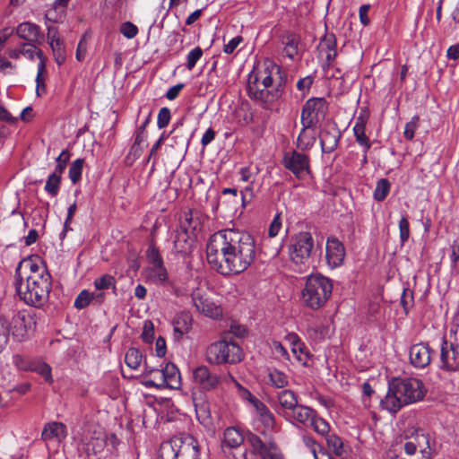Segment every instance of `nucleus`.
<instances>
[{"label":"nucleus","mask_w":459,"mask_h":459,"mask_svg":"<svg viewBox=\"0 0 459 459\" xmlns=\"http://www.w3.org/2000/svg\"><path fill=\"white\" fill-rule=\"evenodd\" d=\"M15 277L16 291L24 303L40 307L48 300L52 278L42 263L21 261L15 270Z\"/></svg>","instance_id":"f257e3e1"},{"label":"nucleus","mask_w":459,"mask_h":459,"mask_svg":"<svg viewBox=\"0 0 459 459\" xmlns=\"http://www.w3.org/2000/svg\"><path fill=\"white\" fill-rule=\"evenodd\" d=\"M423 383L414 377H394L388 382L387 393L380 401L383 410L395 414L403 406L423 399Z\"/></svg>","instance_id":"f03ea898"},{"label":"nucleus","mask_w":459,"mask_h":459,"mask_svg":"<svg viewBox=\"0 0 459 459\" xmlns=\"http://www.w3.org/2000/svg\"><path fill=\"white\" fill-rule=\"evenodd\" d=\"M230 259L229 274H238L247 269L255 257V243L253 237L234 230H229Z\"/></svg>","instance_id":"7ed1b4c3"},{"label":"nucleus","mask_w":459,"mask_h":459,"mask_svg":"<svg viewBox=\"0 0 459 459\" xmlns=\"http://www.w3.org/2000/svg\"><path fill=\"white\" fill-rule=\"evenodd\" d=\"M332 292L331 279L321 273H312L306 278L300 299L305 307L317 310L326 304Z\"/></svg>","instance_id":"20e7f679"},{"label":"nucleus","mask_w":459,"mask_h":459,"mask_svg":"<svg viewBox=\"0 0 459 459\" xmlns=\"http://www.w3.org/2000/svg\"><path fill=\"white\" fill-rule=\"evenodd\" d=\"M259 74L251 72L248 75L247 91L248 97L260 104L264 109H271L272 106L283 95L286 78L279 75L275 84L271 88L261 89L258 82Z\"/></svg>","instance_id":"39448f33"},{"label":"nucleus","mask_w":459,"mask_h":459,"mask_svg":"<svg viewBox=\"0 0 459 459\" xmlns=\"http://www.w3.org/2000/svg\"><path fill=\"white\" fill-rule=\"evenodd\" d=\"M229 230L212 234L206 246V257L212 269L222 275H228L230 259Z\"/></svg>","instance_id":"423d86ee"},{"label":"nucleus","mask_w":459,"mask_h":459,"mask_svg":"<svg viewBox=\"0 0 459 459\" xmlns=\"http://www.w3.org/2000/svg\"><path fill=\"white\" fill-rule=\"evenodd\" d=\"M159 459H200L198 442L189 435L173 437L160 446Z\"/></svg>","instance_id":"0eeeda50"},{"label":"nucleus","mask_w":459,"mask_h":459,"mask_svg":"<svg viewBox=\"0 0 459 459\" xmlns=\"http://www.w3.org/2000/svg\"><path fill=\"white\" fill-rule=\"evenodd\" d=\"M240 346L226 338L210 344L206 351V359L210 364H237L243 359Z\"/></svg>","instance_id":"6e6552de"},{"label":"nucleus","mask_w":459,"mask_h":459,"mask_svg":"<svg viewBox=\"0 0 459 459\" xmlns=\"http://www.w3.org/2000/svg\"><path fill=\"white\" fill-rule=\"evenodd\" d=\"M315 240L308 231H301L291 238L289 246L290 261L296 265L307 266L311 262Z\"/></svg>","instance_id":"1a4fd4ad"},{"label":"nucleus","mask_w":459,"mask_h":459,"mask_svg":"<svg viewBox=\"0 0 459 459\" xmlns=\"http://www.w3.org/2000/svg\"><path fill=\"white\" fill-rule=\"evenodd\" d=\"M291 422H297L304 427L312 428L318 435H325L331 430V426L325 419L320 417L316 411L303 405H297L286 417Z\"/></svg>","instance_id":"9d476101"},{"label":"nucleus","mask_w":459,"mask_h":459,"mask_svg":"<svg viewBox=\"0 0 459 459\" xmlns=\"http://www.w3.org/2000/svg\"><path fill=\"white\" fill-rule=\"evenodd\" d=\"M328 110L327 102L324 98L307 100L301 109V125L305 127H315L325 119Z\"/></svg>","instance_id":"9b49d317"},{"label":"nucleus","mask_w":459,"mask_h":459,"mask_svg":"<svg viewBox=\"0 0 459 459\" xmlns=\"http://www.w3.org/2000/svg\"><path fill=\"white\" fill-rule=\"evenodd\" d=\"M415 440H411L407 437L401 438L395 442L392 449L388 452L387 459H430L429 451L426 448L418 449Z\"/></svg>","instance_id":"f8f14e48"},{"label":"nucleus","mask_w":459,"mask_h":459,"mask_svg":"<svg viewBox=\"0 0 459 459\" xmlns=\"http://www.w3.org/2000/svg\"><path fill=\"white\" fill-rule=\"evenodd\" d=\"M439 368L446 372L459 369V338L455 342H448L445 336L441 339Z\"/></svg>","instance_id":"ddd939ff"},{"label":"nucleus","mask_w":459,"mask_h":459,"mask_svg":"<svg viewBox=\"0 0 459 459\" xmlns=\"http://www.w3.org/2000/svg\"><path fill=\"white\" fill-rule=\"evenodd\" d=\"M282 164L285 169L293 173L297 178H303L310 174V159L307 155L292 151L284 154Z\"/></svg>","instance_id":"4468645a"},{"label":"nucleus","mask_w":459,"mask_h":459,"mask_svg":"<svg viewBox=\"0 0 459 459\" xmlns=\"http://www.w3.org/2000/svg\"><path fill=\"white\" fill-rule=\"evenodd\" d=\"M434 354L435 351L429 342H420L411 346L409 351L410 362L414 368L423 369L429 366Z\"/></svg>","instance_id":"2eb2a0df"},{"label":"nucleus","mask_w":459,"mask_h":459,"mask_svg":"<svg viewBox=\"0 0 459 459\" xmlns=\"http://www.w3.org/2000/svg\"><path fill=\"white\" fill-rule=\"evenodd\" d=\"M247 442L251 446L252 452L261 459H282L278 447L273 442H264L258 436L249 434Z\"/></svg>","instance_id":"dca6fc26"},{"label":"nucleus","mask_w":459,"mask_h":459,"mask_svg":"<svg viewBox=\"0 0 459 459\" xmlns=\"http://www.w3.org/2000/svg\"><path fill=\"white\" fill-rule=\"evenodd\" d=\"M345 257V247L343 244L334 236L326 239L325 259L331 268H337L343 264Z\"/></svg>","instance_id":"f3484780"},{"label":"nucleus","mask_w":459,"mask_h":459,"mask_svg":"<svg viewBox=\"0 0 459 459\" xmlns=\"http://www.w3.org/2000/svg\"><path fill=\"white\" fill-rule=\"evenodd\" d=\"M194 382L204 391H212L221 384V377L206 366H199L193 371Z\"/></svg>","instance_id":"a211bd4d"},{"label":"nucleus","mask_w":459,"mask_h":459,"mask_svg":"<svg viewBox=\"0 0 459 459\" xmlns=\"http://www.w3.org/2000/svg\"><path fill=\"white\" fill-rule=\"evenodd\" d=\"M35 325L33 318L29 314L20 313L13 318L12 335L18 342L23 341L27 336L32 325Z\"/></svg>","instance_id":"6ab92c4d"},{"label":"nucleus","mask_w":459,"mask_h":459,"mask_svg":"<svg viewBox=\"0 0 459 459\" xmlns=\"http://www.w3.org/2000/svg\"><path fill=\"white\" fill-rule=\"evenodd\" d=\"M193 305L195 308L206 316L218 319L222 316V309L208 298L199 292H194L192 296Z\"/></svg>","instance_id":"aec40b11"},{"label":"nucleus","mask_w":459,"mask_h":459,"mask_svg":"<svg viewBox=\"0 0 459 459\" xmlns=\"http://www.w3.org/2000/svg\"><path fill=\"white\" fill-rule=\"evenodd\" d=\"M16 34L30 44H42L44 42V34L41 32L40 27L30 22L20 23L16 28Z\"/></svg>","instance_id":"412c9836"},{"label":"nucleus","mask_w":459,"mask_h":459,"mask_svg":"<svg viewBox=\"0 0 459 459\" xmlns=\"http://www.w3.org/2000/svg\"><path fill=\"white\" fill-rule=\"evenodd\" d=\"M67 437L66 426L59 421L46 423L41 432V439L44 442L55 441L61 443Z\"/></svg>","instance_id":"4be33fe9"},{"label":"nucleus","mask_w":459,"mask_h":459,"mask_svg":"<svg viewBox=\"0 0 459 459\" xmlns=\"http://www.w3.org/2000/svg\"><path fill=\"white\" fill-rule=\"evenodd\" d=\"M317 50L321 56L325 57L327 65H330L337 56L335 35L333 33H325L320 39Z\"/></svg>","instance_id":"5701e85b"},{"label":"nucleus","mask_w":459,"mask_h":459,"mask_svg":"<svg viewBox=\"0 0 459 459\" xmlns=\"http://www.w3.org/2000/svg\"><path fill=\"white\" fill-rule=\"evenodd\" d=\"M280 409L279 413L282 414L285 418L290 412L299 405L298 397L296 394L290 389H283L277 394Z\"/></svg>","instance_id":"b1692460"},{"label":"nucleus","mask_w":459,"mask_h":459,"mask_svg":"<svg viewBox=\"0 0 459 459\" xmlns=\"http://www.w3.org/2000/svg\"><path fill=\"white\" fill-rule=\"evenodd\" d=\"M340 136V132L334 127L323 130L319 135L322 152L324 153L333 152L338 146Z\"/></svg>","instance_id":"393cba45"},{"label":"nucleus","mask_w":459,"mask_h":459,"mask_svg":"<svg viewBox=\"0 0 459 459\" xmlns=\"http://www.w3.org/2000/svg\"><path fill=\"white\" fill-rule=\"evenodd\" d=\"M192 316L187 312H181L173 320L174 339L179 341L182 336L187 333L192 325Z\"/></svg>","instance_id":"a878e982"},{"label":"nucleus","mask_w":459,"mask_h":459,"mask_svg":"<svg viewBox=\"0 0 459 459\" xmlns=\"http://www.w3.org/2000/svg\"><path fill=\"white\" fill-rule=\"evenodd\" d=\"M164 373L165 387L179 389L181 386V376L178 368L173 363H168L162 368Z\"/></svg>","instance_id":"bb28decb"},{"label":"nucleus","mask_w":459,"mask_h":459,"mask_svg":"<svg viewBox=\"0 0 459 459\" xmlns=\"http://www.w3.org/2000/svg\"><path fill=\"white\" fill-rule=\"evenodd\" d=\"M300 38L293 32H287L282 36V44L284 45V52L286 56L293 60L299 53V45Z\"/></svg>","instance_id":"cd10ccee"},{"label":"nucleus","mask_w":459,"mask_h":459,"mask_svg":"<svg viewBox=\"0 0 459 459\" xmlns=\"http://www.w3.org/2000/svg\"><path fill=\"white\" fill-rule=\"evenodd\" d=\"M173 243L174 250L178 254L186 255L191 251L192 240L185 230H176Z\"/></svg>","instance_id":"c85d7f7f"},{"label":"nucleus","mask_w":459,"mask_h":459,"mask_svg":"<svg viewBox=\"0 0 459 459\" xmlns=\"http://www.w3.org/2000/svg\"><path fill=\"white\" fill-rule=\"evenodd\" d=\"M223 437L224 445L230 448L239 446L245 440L243 432L237 427L227 428L224 431Z\"/></svg>","instance_id":"c756f323"},{"label":"nucleus","mask_w":459,"mask_h":459,"mask_svg":"<svg viewBox=\"0 0 459 459\" xmlns=\"http://www.w3.org/2000/svg\"><path fill=\"white\" fill-rule=\"evenodd\" d=\"M321 436L325 438L328 449L331 450L334 455L342 457L346 454L342 439L335 433H330L329 431L327 434Z\"/></svg>","instance_id":"7c9ffc66"},{"label":"nucleus","mask_w":459,"mask_h":459,"mask_svg":"<svg viewBox=\"0 0 459 459\" xmlns=\"http://www.w3.org/2000/svg\"><path fill=\"white\" fill-rule=\"evenodd\" d=\"M311 128L302 126V129L298 136L297 147L302 152L310 150L316 143V135L307 132Z\"/></svg>","instance_id":"2f4dec72"},{"label":"nucleus","mask_w":459,"mask_h":459,"mask_svg":"<svg viewBox=\"0 0 459 459\" xmlns=\"http://www.w3.org/2000/svg\"><path fill=\"white\" fill-rule=\"evenodd\" d=\"M149 377L144 379L143 384L146 387H155L157 389L165 388L164 373L161 369H152L147 371Z\"/></svg>","instance_id":"473e14b6"},{"label":"nucleus","mask_w":459,"mask_h":459,"mask_svg":"<svg viewBox=\"0 0 459 459\" xmlns=\"http://www.w3.org/2000/svg\"><path fill=\"white\" fill-rule=\"evenodd\" d=\"M268 380L269 384L275 388H283L289 384L288 376L277 368L268 370Z\"/></svg>","instance_id":"72a5a7b5"},{"label":"nucleus","mask_w":459,"mask_h":459,"mask_svg":"<svg viewBox=\"0 0 459 459\" xmlns=\"http://www.w3.org/2000/svg\"><path fill=\"white\" fill-rule=\"evenodd\" d=\"M303 445L309 449L315 459H318L317 453L320 452L323 455H327L328 453L325 448L319 444L311 435L303 434L301 437Z\"/></svg>","instance_id":"f704fd0d"},{"label":"nucleus","mask_w":459,"mask_h":459,"mask_svg":"<svg viewBox=\"0 0 459 459\" xmlns=\"http://www.w3.org/2000/svg\"><path fill=\"white\" fill-rule=\"evenodd\" d=\"M38 57L39 58V63L38 65V74L36 77V82H37V94L39 96L41 95V92H46V86L44 82V77L43 74L47 73L46 70V64H45V57L43 56L42 51L38 52Z\"/></svg>","instance_id":"c9c22d12"},{"label":"nucleus","mask_w":459,"mask_h":459,"mask_svg":"<svg viewBox=\"0 0 459 459\" xmlns=\"http://www.w3.org/2000/svg\"><path fill=\"white\" fill-rule=\"evenodd\" d=\"M48 44L52 49L54 58L56 64L58 65H63L65 61V47L64 44V40L60 38L58 39H55L49 42Z\"/></svg>","instance_id":"e433bc0d"},{"label":"nucleus","mask_w":459,"mask_h":459,"mask_svg":"<svg viewBox=\"0 0 459 459\" xmlns=\"http://www.w3.org/2000/svg\"><path fill=\"white\" fill-rule=\"evenodd\" d=\"M85 444H97L98 451H100L106 444V436L101 430L89 431L83 439Z\"/></svg>","instance_id":"4c0bfd02"},{"label":"nucleus","mask_w":459,"mask_h":459,"mask_svg":"<svg viewBox=\"0 0 459 459\" xmlns=\"http://www.w3.org/2000/svg\"><path fill=\"white\" fill-rule=\"evenodd\" d=\"M143 355L141 351L136 348H129L125 356L126 364L133 368L136 369L141 365Z\"/></svg>","instance_id":"58836bf2"},{"label":"nucleus","mask_w":459,"mask_h":459,"mask_svg":"<svg viewBox=\"0 0 459 459\" xmlns=\"http://www.w3.org/2000/svg\"><path fill=\"white\" fill-rule=\"evenodd\" d=\"M62 176L51 173L47 179L45 191L52 196H56L60 189Z\"/></svg>","instance_id":"ea45409f"},{"label":"nucleus","mask_w":459,"mask_h":459,"mask_svg":"<svg viewBox=\"0 0 459 459\" xmlns=\"http://www.w3.org/2000/svg\"><path fill=\"white\" fill-rule=\"evenodd\" d=\"M390 186L388 179L381 178L378 180L373 194L375 200L378 202L384 201L389 194Z\"/></svg>","instance_id":"a19ab883"},{"label":"nucleus","mask_w":459,"mask_h":459,"mask_svg":"<svg viewBox=\"0 0 459 459\" xmlns=\"http://www.w3.org/2000/svg\"><path fill=\"white\" fill-rule=\"evenodd\" d=\"M83 164V159H77L71 163L68 174L70 180L74 184H76L81 180Z\"/></svg>","instance_id":"79ce46f5"},{"label":"nucleus","mask_w":459,"mask_h":459,"mask_svg":"<svg viewBox=\"0 0 459 459\" xmlns=\"http://www.w3.org/2000/svg\"><path fill=\"white\" fill-rule=\"evenodd\" d=\"M271 69H269V66H267L265 69H264V76L262 78V85H263V88L262 89H265V88H271L273 87L276 81L273 77V71L275 70L276 71V74H278L279 75L280 74V67L274 64H271Z\"/></svg>","instance_id":"37998d69"},{"label":"nucleus","mask_w":459,"mask_h":459,"mask_svg":"<svg viewBox=\"0 0 459 459\" xmlns=\"http://www.w3.org/2000/svg\"><path fill=\"white\" fill-rule=\"evenodd\" d=\"M97 290H108L110 287H116V280L110 274H103L100 278L95 279L93 282Z\"/></svg>","instance_id":"c03bdc74"},{"label":"nucleus","mask_w":459,"mask_h":459,"mask_svg":"<svg viewBox=\"0 0 459 459\" xmlns=\"http://www.w3.org/2000/svg\"><path fill=\"white\" fill-rule=\"evenodd\" d=\"M146 257L152 267H160V265L164 264L163 259L160 255L158 248L153 245H151L148 247L146 251Z\"/></svg>","instance_id":"a18cd8bd"},{"label":"nucleus","mask_w":459,"mask_h":459,"mask_svg":"<svg viewBox=\"0 0 459 459\" xmlns=\"http://www.w3.org/2000/svg\"><path fill=\"white\" fill-rule=\"evenodd\" d=\"M70 156L71 154L68 150H63L59 156L56 159V165L53 173L62 176L70 160Z\"/></svg>","instance_id":"49530a36"},{"label":"nucleus","mask_w":459,"mask_h":459,"mask_svg":"<svg viewBox=\"0 0 459 459\" xmlns=\"http://www.w3.org/2000/svg\"><path fill=\"white\" fill-rule=\"evenodd\" d=\"M151 278L156 284H165L168 281V272L164 264L160 265V267H152Z\"/></svg>","instance_id":"de8ad7c7"},{"label":"nucleus","mask_w":459,"mask_h":459,"mask_svg":"<svg viewBox=\"0 0 459 459\" xmlns=\"http://www.w3.org/2000/svg\"><path fill=\"white\" fill-rule=\"evenodd\" d=\"M196 222L193 220V214L191 211L185 212L179 220V230L188 232L189 230H195Z\"/></svg>","instance_id":"09e8293b"},{"label":"nucleus","mask_w":459,"mask_h":459,"mask_svg":"<svg viewBox=\"0 0 459 459\" xmlns=\"http://www.w3.org/2000/svg\"><path fill=\"white\" fill-rule=\"evenodd\" d=\"M203 49L200 47H195L186 56V68L191 71L196 65V63L203 56Z\"/></svg>","instance_id":"8fccbe9b"},{"label":"nucleus","mask_w":459,"mask_h":459,"mask_svg":"<svg viewBox=\"0 0 459 459\" xmlns=\"http://www.w3.org/2000/svg\"><path fill=\"white\" fill-rule=\"evenodd\" d=\"M400 242L404 245L410 238V223L405 216H403L399 221Z\"/></svg>","instance_id":"3c124183"},{"label":"nucleus","mask_w":459,"mask_h":459,"mask_svg":"<svg viewBox=\"0 0 459 459\" xmlns=\"http://www.w3.org/2000/svg\"><path fill=\"white\" fill-rule=\"evenodd\" d=\"M413 291L410 288H404L401 296V304L405 314H408L409 309L413 306Z\"/></svg>","instance_id":"603ef678"},{"label":"nucleus","mask_w":459,"mask_h":459,"mask_svg":"<svg viewBox=\"0 0 459 459\" xmlns=\"http://www.w3.org/2000/svg\"><path fill=\"white\" fill-rule=\"evenodd\" d=\"M419 121L420 117L418 116H414L410 122L406 123L403 135L407 140L413 139L415 131L419 126Z\"/></svg>","instance_id":"864d4df0"},{"label":"nucleus","mask_w":459,"mask_h":459,"mask_svg":"<svg viewBox=\"0 0 459 459\" xmlns=\"http://www.w3.org/2000/svg\"><path fill=\"white\" fill-rule=\"evenodd\" d=\"M9 332L10 329L7 320L0 316V351L8 342Z\"/></svg>","instance_id":"5fc2aeb1"},{"label":"nucleus","mask_w":459,"mask_h":459,"mask_svg":"<svg viewBox=\"0 0 459 459\" xmlns=\"http://www.w3.org/2000/svg\"><path fill=\"white\" fill-rule=\"evenodd\" d=\"M257 417H258V420L264 425V427L266 430H271L274 428L275 418L270 410L258 415Z\"/></svg>","instance_id":"6e6d98bb"},{"label":"nucleus","mask_w":459,"mask_h":459,"mask_svg":"<svg viewBox=\"0 0 459 459\" xmlns=\"http://www.w3.org/2000/svg\"><path fill=\"white\" fill-rule=\"evenodd\" d=\"M120 32L126 39H134L138 33V28L133 22H126L121 24Z\"/></svg>","instance_id":"4d7b16f0"},{"label":"nucleus","mask_w":459,"mask_h":459,"mask_svg":"<svg viewBox=\"0 0 459 459\" xmlns=\"http://www.w3.org/2000/svg\"><path fill=\"white\" fill-rule=\"evenodd\" d=\"M91 294L86 290H82L74 300V307L77 309L85 308L91 302Z\"/></svg>","instance_id":"13d9d810"},{"label":"nucleus","mask_w":459,"mask_h":459,"mask_svg":"<svg viewBox=\"0 0 459 459\" xmlns=\"http://www.w3.org/2000/svg\"><path fill=\"white\" fill-rule=\"evenodd\" d=\"M170 118L171 114L169 108L167 107L161 108L157 117L158 127L160 129L166 127L169 124Z\"/></svg>","instance_id":"bf43d9fd"},{"label":"nucleus","mask_w":459,"mask_h":459,"mask_svg":"<svg viewBox=\"0 0 459 459\" xmlns=\"http://www.w3.org/2000/svg\"><path fill=\"white\" fill-rule=\"evenodd\" d=\"M38 44H30V43H22L21 45L22 55L33 60L35 56H38V52L41 51L37 48Z\"/></svg>","instance_id":"052dcab7"},{"label":"nucleus","mask_w":459,"mask_h":459,"mask_svg":"<svg viewBox=\"0 0 459 459\" xmlns=\"http://www.w3.org/2000/svg\"><path fill=\"white\" fill-rule=\"evenodd\" d=\"M143 341L146 343H152L154 339V326L151 321H145L141 335Z\"/></svg>","instance_id":"680f3d73"},{"label":"nucleus","mask_w":459,"mask_h":459,"mask_svg":"<svg viewBox=\"0 0 459 459\" xmlns=\"http://www.w3.org/2000/svg\"><path fill=\"white\" fill-rule=\"evenodd\" d=\"M230 377L234 382L236 387L238 388V394L240 395V397L244 400L248 401L252 404L254 403V400H256L257 398L255 395H253L249 390L241 385L233 377Z\"/></svg>","instance_id":"e2e57ef3"},{"label":"nucleus","mask_w":459,"mask_h":459,"mask_svg":"<svg viewBox=\"0 0 459 459\" xmlns=\"http://www.w3.org/2000/svg\"><path fill=\"white\" fill-rule=\"evenodd\" d=\"M32 370L38 372L40 376H42L47 382L52 381L51 368L48 364H39L35 368H33Z\"/></svg>","instance_id":"0e129e2a"},{"label":"nucleus","mask_w":459,"mask_h":459,"mask_svg":"<svg viewBox=\"0 0 459 459\" xmlns=\"http://www.w3.org/2000/svg\"><path fill=\"white\" fill-rule=\"evenodd\" d=\"M367 122H368L367 116L360 114L359 117H357L355 125L353 126L354 134L365 133Z\"/></svg>","instance_id":"69168bd1"},{"label":"nucleus","mask_w":459,"mask_h":459,"mask_svg":"<svg viewBox=\"0 0 459 459\" xmlns=\"http://www.w3.org/2000/svg\"><path fill=\"white\" fill-rule=\"evenodd\" d=\"M194 405L195 407V411L198 413H203L206 415L209 412V403L202 399V397H194Z\"/></svg>","instance_id":"338daca9"},{"label":"nucleus","mask_w":459,"mask_h":459,"mask_svg":"<svg viewBox=\"0 0 459 459\" xmlns=\"http://www.w3.org/2000/svg\"><path fill=\"white\" fill-rule=\"evenodd\" d=\"M451 266L455 267L457 262L459 261V238L454 240L451 246Z\"/></svg>","instance_id":"774afa93"}]
</instances>
